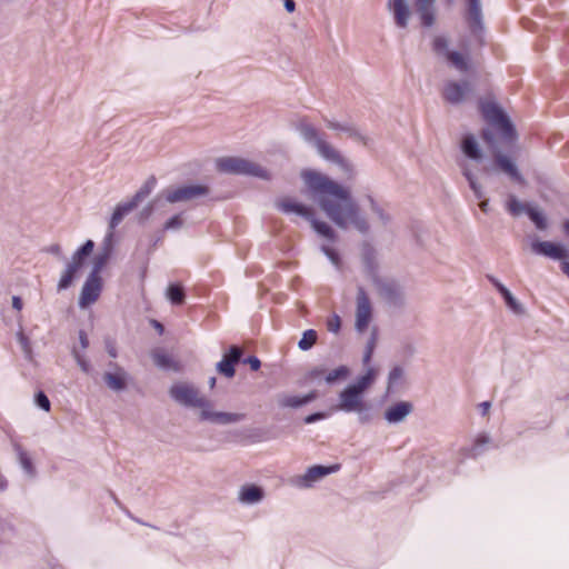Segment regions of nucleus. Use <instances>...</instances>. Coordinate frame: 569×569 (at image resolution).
I'll use <instances>...</instances> for the list:
<instances>
[{"label":"nucleus","instance_id":"nucleus-15","mask_svg":"<svg viewBox=\"0 0 569 569\" xmlns=\"http://www.w3.org/2000/svg\"><path fill=\"white\" fill-rule=\"evenodd\" d=\"M243 350L233 345L223 355L222 359L216 365V370L226 378H233L236 375L234 366L241 361Z\"/></svg>","mask_w":569,"mask_h":569},{"label":"nucleus","instance_id":"nucleus-31","mask_svg":"<svg viewBox=\"0 0 569 569\" xmlns=\"http://www.w3.org/2000/svg\"><path fill=\"white\" fill-rule=\"evenodd\" d=\"M80 269L77 267L76 263H71L69 261L67 263L64 271L62 272V274L59 279V282L57 286L58 291L67 290L72 284V282L77 276V272Z\"/></svg>","mask_w":569,"mask_h":569},{"label":"nucleus","instance_id":"nucleus-47","mask_svg":"<svg viewBox=\"0 0 569 569\" xmlns=\"http://www.w3.org/2000/svg\"><path fill=\"white\" fill-rule=\"evenodd\" d=\"M376 345H377V333L373 330L371 332L369 340L366 343V348H365V352H363V357H362V362L365 366H368L370 363L373 351L376 349Z\"/></svg>","mask_w":569,"mask_h":569},{"label":"nucleus","instance_id":"nucleus-64","mask_svg":"<svg viewBox=\"0 0 569 569\" xmlns=\"http://www.w3.org/2000/svg\"><path fill=\"white\" fill-rule=\"evenodd\" d=\"M106 350L111 358H117V349L111 340H106Z\"/></svg>","mask_w":569,"mask_h":569},{"label":"nucleus","instance_id":"nucleus-8","mask_svg":"<svg viewBox=\"0 0 569 569\" xmlns=\"http://www.w3.org/2000/svg\"><path fill=\"white\" fill-rule=\"evenodd\" d=\"M379 297L385 302L393 308H401L405 306V292L402 287L395 279L389 278H375L372 281Z\"/></svg>","mask_w":569,"mask_h":569},{"label":"nucleus","instance_id":"nucleus-16","mask_svg":"<svg viewBox=\"0 0 569 569\" xmlns=\"http://www.w3.org/2000/svg\"><path fill=\"white\" fill-rule=\"evenodd\" d=\"M327 128L338 132H345L355 141L361 142L363 146H369L371 139L363 134L360 129L352 122H339L331 119H325Z\"/></svg>","mask_w":569,"mask_h":569},{"label":"nucleus","instance_id":"nucleus-29","mask_svg":"<svg viewBox=\"0 0 569 569\" xmlns=\"http://www.w3.org/2000/svg\"><path fill=\"white\" fill-rule=\"evenodd\" d=\"M490 442V436L486 432H482L476 437L473 445L468 449H463V451L466 452L467 457L477 458L487 450L486 446H488Z\"/></svg>","mask_w":569,"mask_h":569},{"label":"nucleus","instance_id":"nucleus-43","mask_svg":"<svg viewBox=\"0 0 569 569\" xmlns=\"http://www.w3.org/2000/svg\"><path fill=\"white\" fill-rule=\"evenodd\" d=\"M368 201L371 211L378 217L381 224L387 226L391 220L390 216L377 203V201L371 196H368Z\"/></svg>","mask_w":569,"mask_h":569},{"label":"nucleus","instance_id":"nucleus-37","mask_svg":"<svg viewBox=\"0 0 569 569\" xmlns=\"http://www.w3.org/2000/svg\"><path fill=\"white\" fill-rule=\"evenodd\" d=\"M505 300L506 306L516 315H522L525 309L522 305L513 297L510 290L507 288L500 293Z\"/></svg>","mask_w":569,"mask_h":569},{"label":"nucleus","instance_id":"nucleus-17","mask_svg":"<svg viewBox=\"0 0 569 569\" xmlns=\"http://www.w3.org/2000/svg\"><path fill=\"white\" fill-rule=\"evenodd\" d=\"M109 367L113 368L114 371H107L103 373V381L107 387L116 392H121L127 389L129 375L127 371L119 367L116 362H110Z\"/></svg>","mask_w":569,"mask_h":569},{"label":"nucleus","instance_id":"nucleus-18","mask_svg":"<svg viewBox=\"0 0 569 569\" xmlns=\"http://www.w3.org/2000/svg\"><path fill=\"white\" fill-rule=\"evenodd\" d=\"M531 249L537 254L555 260H562L568 257V250L562 244L551 241L536 240L531 243Z\"/></svg>","mask_w":569,"mask_h":569},{"label":"nucleus","instance_id":"nucleus-59","mask_svg":"<svg viewBox=\"0 0 569 569\" xmlns=\"http://www.w3.org/2000/svg\"><path fill=\"white\" fill-rule=\"evenodd\" d=\"M243 363H248L251 370L257 371L261 367V361L256 356H249L247 358L241 357Z\"/></svg>","mask_w":569,"mask_h":569},{"label":"nucleus","instance_id":"nucleus-10","mask_svg":"<svg viewBox=\"0 0 569 569\" xmlns=\"http://www.w3.org/2000/svg\"><path fill=\"white\" fill-rule=\"evenodd\" d=\"M372 318V307L370 299L362 287L357 289L356 299V322L355 328L358 332H363Z\"/></svg>","mask_w":569,"mask_h":569},{"label":"nucleus","instance_id":"nucleus-34","mask_svg":"<svg viewBox=\"0 0 569 569\" xmlns=\"http://www.w3.org/2000/svg\"><path fill=\"white\" fill-rule=\"evenodd\" d=\"M157 184V180L154 177H150L142 186L141 188L134 193V196L131 198L132 201H134V204L138 207V204L143 201L154 189Z\"/></svg>","mask_w":569,"mask_h":569},{"label":"nucleus","instance_id":"nucleus-60","mask_svg":"<svg viewBox=\"0 0 569 569\" xmlns=\"http://www.w3.org/2000/svg\"><path fill=\"white\" fill-rule=\"evenodd\" d=\"M327 417V415L325 412H313V413H310L308 415L306 418H305V423L307 425H311V423H315L319 420H322Z\"/></svg>","mask_w":569,"mask_h":569},{"label":"nucleus","instance_id":"nucleus-28","mask_svg":"<svg viewBox=\"0 0 569 569\" xmlns=\"http://www.w3.org/2000/svg\"><path fill=\"white\" fill-rule=\"evenodd\" d=\"M461 150L463 154L475 161L482 159V151L473 134H466L461 141Z\"/></svg>","mask_w":569,"mask_h":569},{"label":"nucleus","instance_id":"nucleus-23","mask_svg":"<svg viewBox=\"0 0 569 569\" xmlns=\"http://www.w3.org/2000/svg\"><path fill=\"white\" fill-rule=\"evenodd\" d=\"M413 410V406L409 401H399L390 406L385 411V419L389 423L402 422Z\"/></svg>","mask_w":569,"mask_h":569},{"label":"nucleus","instance_id":"nucleus-14","mask_svg":"<svg viewBox=\"0 0 569 569\" xmlns=\"http://www.w3.org/2000/svg\"><path fill=\"white\" fill-rule=\"evenodd\" d=\"M102 289V279L100 276H88L87 280L84 281L80 297H79V306L81 308H84L87 306L92 305L96 302L100 296Z\"/></svg>","mask_w":569,"mask_h":569},{"label":"nucleus","instance_id":"nucleus-63","mask_svg":"<svg viewBox=\"0 0 569 569\" xmlns=\"http://www.w3.org/2000/svg\"><path fill=\"white\" fill-rule=\"evenodd\" d=\"M46 252L51 253V254H54V256H57L58 258H63V257H62L61 247H60L58 243H53V244L49 246V247L46 249Z\"/></svg>","mask_w":569,"mask_h":569},{"label":"nucleus","instance_id":"nucleus-57","mask_svg":"<svg viewBox=\"0 0 569 569\" xmlns=\"http://www.w3.org/2000/svg\"><path fill=\"white\" fill-rule=\"evenodd\" d=\"M327 328L332 333H338L341 328V319L338 315H333L327 322Z\"/></svg>","mask_w":569,"mask_h":569},{"label":"nucleus","instance_id":"nucleus-12","mask_svg":"<svg viewBox=\"0 0 569 569\" xmlns=\"http://www.w3.org/2000/svg\"><path fill=\"white\" fill-rule=\"evenodd\" d=\"M466 20L471 34L483 44L485 23L480 0H468Z\"/></svg>","mask_w":569,"mask_h":569},{"label":"nucleus","instance_id":"nucleus-40","mask_svg":"<svg viewBox=\"0 0 569 569\" xmlns=\"http://www.w3.org/2000/svg\"><path fill=\"white\" fill-rule=\"evenodd\" d=\"M448 61L459 71L466 72L469 68V64L465 57L458 51H450L446 57Z\"/></svg>","mask_w":569,"mask_h":569},{"label":"nucleus","instance_id":"nucleus-48","mask_svg":"<svg viewBox=\"0 0 569 569\" xmlns=\"http://www.w3.org/2000/svg\"><path fill=\"white\" fill-rule=\"evenodd\" d=\"M432 49L438 56L447 57L450 52L447 38L442 36L436 37L432 42Z\"/></svg>","mask_w":569,"mask_h":569},{"label":"nucleus","instance_id":"nucleus-50","mask_svg":"<svg viewBox=\"0 0 569 569\" xmlns=\"http://www.w3.org/2000/svg\"><path fill=\"white\" fill-rule=\"evenodd\" d=\"M183 227V218H182V213H177V214H173L171 218H169L164 226H163V229L164 230H179Z\"/></svg>","mask_w":569,"mask_h":569},{"label":"nucleus","instance_id":"nucleus-9","mask_svg":"<svg viewBox=\"0 0 569 569\" xmlns=\"http://www.w3.org/2000/svg\"><path fill=\"white\" fill-rule=\"evenodd\" d=\"M340 469L339 463L331 466L315 465L309 467L301 476H297L291 480V483L299 489H309L315 483L322 480L325 477L337 472Z\"/></svg>","mask_w":569,"mask_h":569},{"label":"nucleus","instance_id":"nucleus-4","mask_svg":"<svg viewBox=\"0 0 569 569\" xmlns=\"http://www.w3.org/2000/svg\"><path fill=\"white\" fill-rule=\"evenodd\" d=\"M480 111L483 118L493 126L506 142H512L517 138L516 129L507 113L492 101H480Z\"/></svg>","mask_w":569,"mask_h":569},{"label":"nucleus","instance_id":"nucleus-56","mask_svg":"<svg viewBox=\"0 0 569 569\" xmlns=\"http://www.w3.org/2000/svg\"><path fill=\"white\" fill-rule=\"evenodd\" d=\"M102 252H108L110 256L113 251V230L109 229L108 233L106 234L102 247L100 249Z\"/></svg>","mask_w":569,"mask_h":569},{"label":"nucleus","instance_id":"nucleus-55","mask_svg":"<svg viewBox=\"0 0 569 569\" xmlns=\"http://www.w3.org/2000/svg\"><path fill=\"white\" fill-rule=\"evenodd\" d=\"M403 376V369L400 366L393 367L388 377V388L397 383L399 379Z\"/></svg>","mask_w":569,"mask_h":569},{"label":"nucleus","instance_id":"nucleus-39","mask_svg":"<svg viewBox=\"0 0 569 569\" xmlns=\"http://www.w3.org/2000/svg\"><path fill=\"white\" fill-rule=\"evenodd\" d=\"M111 256L108 252H102L101 250L94 256L92 270L90 274L100 276V272L104 268V266L110 260Z\"/></svg>","mask_w":569,"mask_h":569},{"label":"nucleus","instance_id":"nucleus-42","mask_svg":"<svg viewBox=\"0 0 569 569\" xmlns=\"http://www.w3.org/2000/svg\"><path fill=\"white\" fill-rule=\"evenodd\" d=\"M463 176L467 179L470 189L473 191L475 197L477 199H482L483 190H482L481 184L477 181V178L475 177V174L470 170L465 169Z\"/></svg>","mask_w":569,"mask_h":569},{"label":"nucleus","instance_id":"nucleus-11","mask_svg":"<svg viewBox=\"0 0 569 569\" xmlns=\"http://www.w3.org/2000/svg\"><path fill=\"white\" fill-rule=\"evenodd\" d=\"M472 92V84L468 80H449L443 84L442 98L450 104H460Z\"/></svg>","mask_w":569,"mask_h":569},{"label":"nucleus","instance_id":"nucleus-5","mask_svg":"<svg viewBox=\"0 0 569 569\" xmlns=\"http://www.w3.org/2000/svg\"><path fill=\"white\" fill-rule=\"evenodd\" d=\"M217 169L223 173L246 174L268 179V172L259 164L238 157H222L216 161Z\"/></svg>","mask_w":569,"mask_h":569},{"label":"nucleus","instance_id":"nucleus-49","mask_svg":"<svg viewBox=\"0 0 569 569\" xmlns=\"http://www.w3.org/2000/svg\"><path fill=\"white\" fill-rule=\"evenodd\" d=\"M321 251L337 269H340V267H341L340 256L335 249H332L328 246H321Z\"/></svg>","mask_w":569,"mask_h":569},{"label":"nucleus","instance_id":"nucleus-6","mask_svg":"<svg viewBox=\"0 0 569 569\" xmlns=\"http://www.w3.org/2000/svg\"><path fill=\"white\" fill-rule=\"evenodd\" d=\"M209 192L210 189L206 184H179L163 189L160 192V198H163V201L168 203H181L207 197Z\"/></svg>","mask_w":569,"mask_h":569},{"label":"nucleus","instance_id":"nucleus-52","mask_svg":"<svg viewBox=\"0 0 569 569\" xmlns=\"http://www.w3.org/2000/svg\"><path fill=\"white\" fill-rule=\"evenodd\" d=\"M34 403L44 411H49L51 407L50 400L43 391H38L34 395Z\"/></svg>","mask_w":569,"mask_h":569},{"label":"nucleus","instance_id":"nucleus-51","mask_svg":"<svg viewBox=\"0 0 569 569\" xmlns=\"http://www.w3.org/2000/svg\"><path fill=\"white\" fill-rule=\"evenodd\" d=\"M152 359L160 368H169L171 365V358L163 351H154L152 353Z\"/></svg>","mask_w":569,"mask_h":569},{"label":"nucleus","instance_id":"nucleus-32","mask_svg":"<svg viewBox=\"0 0 569 569\" xmlns=\"http://www.w3.org/2000/svg\"><path fill=\"white\" fill-rule=\"evenodd\" d=\"M14 450L17 452L18 460H19V463H20L22 470L30 478L34 477L36 468H34L32 460L29 457L28 452L26 450H23V448L20 445H14Z\"/></svg>","mask_w":569,"mask_h":569},{"label":"nucleus","instance_id":"nucleus-24","mask_svg":"<svg viewBox=\"0 0 569 569\" xmlns=\"http://www.w3.org/2000/svg\"><path fill=\"white\" fill-rule=\"evenodd\" d=\"M437 0H415V9L423 27H431L435 23Z\"/></svg>","mask_w":569,"mask_h":569},{"label":"nucleus","instance_id":"nucleus-19","mask_svg":"<svg viewBox=\"0 0 569 569\" xmlns=\"http://www.w3.org/2000/svg\"><path fill=\"white\" fill-rule=\"evenodd\" d=\"M363 402V393L348 385L339 395L338 408L345 412H353Z\"/></svg>","mask_w":569,"mask_h":569},{"label":"nucleus","instance_id":"nucleus-46","mask_svg":"<svg viewBox=\"0 0 569 569\" xmlns=\"http://www.w3.org/2000/svg\"><path fill=\"white\" fill-rule=\"evenodd\" d=\"M18 342L20 343L21 350L26 357V359L30 360L32 358V347L30 339L23 333V330L20 328L16 335Z\"/></svg>","mask_w":569,"mask_h":569},{"label":"nucleus","instance_id":"nucleus-62","mask_svg":"<svg viewBox=\"0 0 569 569\" xmlns=\"http://www.w3.org/2000/svg\"><path fill=\"white\" fill-rule=\"evenodd\" d=\"M94 248V242L92 240H87L80 248L79 253H84L86 256H90Z\"/></svg>","mask_w":569,"mask_h":569},{"label":"nucleus","instance_id":"nucleus-7","mask_svg":"<svg viewBox=\"0 0 569 569\" xmlns=\"http://www.w3.org/2000/svg\"><path fill=\"white\" fill-rule=\"evenodd\" d=\"M169 395L177 403L187 408H199L201 411L209 406V400L201 396L199 389L192 383H174L171 386Z\"/></svg>","mask_w":569,"mask_h":569},{"label":"nucleus","instance_id":"nucleus-26","mask_svg":"<svg viewBox=\"0 0 569 569\" xmlns=\"http://www.w3.org/2000/svg\"><path fill=\"white\" fill-rule=\"evenodd\" d=\"M263 489L256 485H246L239 491V501L244 505H256L263 499Z\"/></svg>","mask_w":569,"mask_h":569},{"label":"nucleus","instance_id":"nucleus-22","mask_svg":"<svg viewBox=\"0 0 569 569\" xmlns=\"http://www.w3.org/2000/svg\"><path fill=\"white\" fill-rule=\"evenodd\" d=\"M387 7L399 28H407L410 19V9L407 0H388Z\"/></svg>","mask_w":569,"mask_h":569},{"label":"nucleus","instance_id":"nucleus-2","mask_svg":"<svg viewBox=\"0 0 569 569\" xmlns=\"http://www.w3.org/2000/svg\"><path fill=\"white\" fill-rule=\"evenodd\" d=\"M296 130L306 143L317 150L322 159L339 166L345 171L352 170L351 163L332 144L326 141L321 133L306 119H301L296 124Z\"/></svg>","mask_w":569,"mask_h":569},{"label":"nucleus","instance_id":"nucleus-61","mask_svg":"<svg viewBox=\"0 0 569 569\" xmlns=\"http://www.w3.org/2000/svg\"><path fill=\"white\" fill-rule=\"evenodd\" d=\"M88 258L84 253H79V249L73 253L70 262L76 263L79 269L82 268L84 260Z\"/></svg>","mask_w":569,"mask_h":569},{"label":"nucleus","instance_id":"nucleus-45","mask_svg":"<svg viewBox=\"0 0 569 569\" xmlns=\"http://www.w3.org/2000/svg\"><path fill=\"white\" fill-rule=\"evenodd\" d=\"M349 375V368L347 366H339L331 370L325 378L328 385L335 383L337 380L346 379Z\"/></svg>","mask_w":569,"mask_h":569},{"label":"nucleus","instance_id":"nucleus-1","mask_svg":"<svg viewBox=\"0 0 569 569\" xmlns=\"http://www.w3.org/2000/svg\"><path fill=\"white\" fill-rule=\"evenodd\" d=\"M301 177L319 208L339 229L352 228L361 234L370 231L369 221L349 189L313 170L303 171Z\"/></svg>","mask_w":569,"mask_h":569},{"label":"nucleus","instance_id":"nucleus-36","mask_svg":"<svg viewBox=\"0 0 569 569\" xmlns=\"http://www.w3.org/2000/svg\"><path fill=\"white\" fill-rule=\"evenodd\" d=\"M317 339V331L313 329H308L302 333V337L298 342V348L302 351H308L316 345Z\"/></svg>","mask_w":569,"mask_h":569},{"label":"nucleus","instance_id":"nucleus-20","mask_svg":"<svg viewBox=\"0 0 569 569\" xmlns=\"http://www.w3.org/2000/svg\"><path fill=\"white\" fill-rule=\"evenodd\" d=\"M493 159L497 168L506 173L510 179L521 184L526 182L517 164L508 156L497 150L493 152Z\"/></svg>","mask_w":569,"mask_h":569},{"label":"nucleus","instance_id":"nucleus-53","mask_svg":"<svg viewBox=\"0 0 569 569\" xmlns=\"http://www.w3.org/2000/svg\"><path fill=\"white\" fill-rule=\"evenodd\" d=\"M353 412H357L358 415V420L361 422V423H367L371 420V411H370V407L369 405H367L366 402H363L357 410H355Z\"/></svg>","mask_w":569,"mask_h":569},{"label":"nucleus","instance_id":"nucleus-35","mask_svg":"<svg viewBox=\"0 0 569 569\" xmlns=\"http://www.w3.org/2000/svg\"><path fill=\"white\" fill-rule=\"evenodd\" d=\"M528 208H531V206L520 202L513 194L509 196L507 201V210L511 216L519 217L522 213H527Z\"/></svg>","mask_w":569,"mask_h":569},{"label":"nucleus","instance_id":"nucleus-44","mask_svg":"<svg viewBox=\"0 0 569 569\" xmlns=\"http://www.w3.org/2000/svg\"><path fill=\"white\" fill-rule=\"evenodd\" d=\"M161 201H163V198H160L159 193L151 202H149L146 207L141 209L138 216L139 220L141 222L148 220L151 217V214L158 209V206Z\"/></svg>","mask_w":569,"mask_h":569},{"label":"nucleus","instance_id":"nucleus-54","mask_svg":"<svg viewBox=\"0 0 569 569\" xmlns=\"http://www.w3.org/2000/svg\"><path fill=\"white\" fill-rule=\"evenodd\" d=\"M71 353L80 369L83 372L89 373L91 369L89 361L82 355H80L76 348L72 349Z\"/></svg>","mask_w":569,"mask_h":569},{"label":"nucleus","instance_id":"nucleus-3","mask_svg":"<svg viewBox=\"0 0 569 569\" xmlns=\"http://www.w3.org/2000/svg\"><path fill=\"white\" fill-rule=\"evenodd\" d=\"M276 207L283 213H296L297 216H300L308 220L315 230L316 233L319 236L326 238L327 240L335 242L337 240V232L333 230V228L321 220H318L311 208L296 202L290 198H283L278 201H276Z\"/></svg>","mask_w":569,"mask_h":569},{"label":"nucleus","instance_id":"nucleus-33","mask_svg":"<svg viewBox=\"0 0 569 569\" xmlns=\"http://www.w3.org/2000/svg\"><path fill=\"white\" fill-rule=\"evenodd\" d=\"M166 298L172 305H182L186 299L183 287L180 283H170L166 291Z\"/></svg>","mask_w":569,"mask_h":569},{"label":"nucleus","instance_id":"nucleus-13","mask_svg":"<svg viewBox=\"0 0 569 569\" xmlns=\"http://www.w3.org/2000/svg\"><path fill=\"white\" fill-rule=\"evenodd\" d=\"M211 407V402L209 401V406L200 411L199 418L201 421L227 426L246 419L244 413L214 411Z\"/></svg>","mask_w":569,"mask_h":569},{"label":"nucleus","instance_id":"nucleus-58","mask_svg":"<svg viewBox=\"0 0 569 569\" xmlns=\"http://www.w3.org/2000/svg\"><path fill=\"white\" fill-rule=\"evenodd\" d=\"M481 138L482 140L493 150V152L496 151V141H495V136H493V132L491 131V129H483L482 132H481Z\"/></svg>","mask_w":569,"mask_h":569},{"label":"nucleus","instance_id":"nucleus-41","mask_svg":"<svg viewBox=\"0 0 569 569\" xmlns=\"http://www.w3.org/2000/svg\"><path fill=\"white\" fill-rule=\"evenodd\" d=\"M463 176L467 179L470 189L473 191L475 197L477 199H482L483 190H482L481 184L477 181V178L475 177V174L470 170L465 169Z\"/></svg>","mask_w":569,"mask_h":569},{"label":"nucleus","instance_id":"nucleus-30","mask_svg":"<svg viewBox=\"0 0 569 569\" xmlns=\"http://www.w3.org/2000/svg\"><path fill=\"white\" fill-rule=\"evenodd\" d=\"M376 378L377 370L370 367L365 375L358 377L356 381L349 386L365 395L366 390L375 382Z\"/></svg>","mask_w":569,"mask_h":569},{"label":"nucleus","instance_id":"nucleus-21","mask_svg":"<svg viewBox=\"0 0 569 569\" xmlns=\"http://www.w3.org/2000/svg\"><path fill=\"white\" fill-rule=\"evenodd\" d=\"M361 260L365 268L366 273L371 279L379 278L378 274V260H377V251L373 246L369 242H363L361 246Z\"/></svg>","mask_w":569,"mask_h":569},{"label":"nucleus","instance_id":"nucleus-27","mask_svg":"<svg viewBox=\"0 0 569 569\" xmlns=\"http://www.w3.org/2000/svg\"><path fill=\"white\" fill-rule=\"evenodd\" d=\"M136 208L137 206L134 204V201H132L131 199L117 204L109 221V229L114 230L116 227H118L121 223L123 218Z\"/></svg>","mask_w":569,"mask_h":569},{"label":"nucleus","instance_id":"nucleus-25","mask_svg":"<svg viewBox=\"0 0 569 569\" xmlns=\"http://www.w3.org/2000/svg\"><path fill=\"white\" fill-rule=\"evenodd\" d=\"M317 396V391L312 390L303 396L282 395L278 401L280 407L297 409L312 402Z\"/></svg>","mask_w":569,"mask_h":569},{"label":"nucleus","instance_id":"nucleus-38","mask_svg":"<svg viewBox=\"0 0 569 569\" xmlns=\"http://www.w3.org/2000/svg\"><path fill=\"white\" fill-rule=\"evenodd\" d=\"M527 214L529 219L535 223L537 229H547V219L542 211L531 206V208L527 209Z\"/></svg>","mask_w":569,"mask_h":569}]
</instances>
